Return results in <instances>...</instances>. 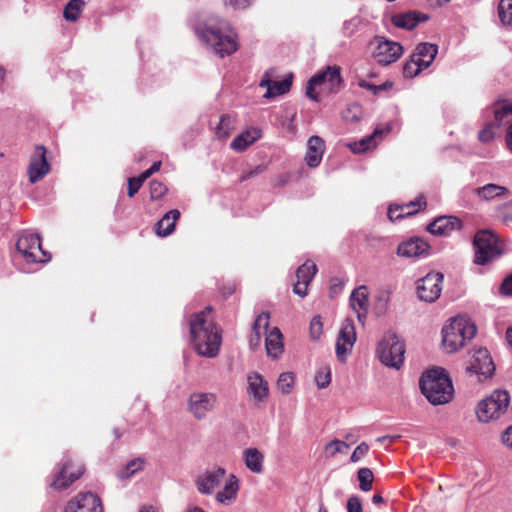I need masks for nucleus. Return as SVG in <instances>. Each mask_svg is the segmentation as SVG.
Wrapping results in <instances>:
<instances>
[{"label":"nucleus","instance_id":"obj_1","mask_svg":"<svg viewBox=\"0 0 512 512\" xmlns=\"http://www.w3.org/2000/svg\"><path fill=\"white\" fill-rule=\"evenodd\" d=\"M194 31L197 38L221 58L233 54L239 47L236 32L217 16L199 19L194 25Z\"/></svg>","mask_w":512,"mask_h":512},{"label":"nucleus","instance_id":"obj_2","mask_svg":"<svg viewBox=\"0 0 512 512\" xmlns=\"http://www.w3.org/2000/svg\"><path fill=\"white\" fill-rule=\"evenodd\" d=\"M210 306L196 313L190 321L191 344L198 355L214 358L221 346V332L213 322Z\"/></svg>","mask_w":512,"mask_h":512},{"label":"nucleus","instance_id":"obj_3","mask_svg":"<svg viewBox=\"0 0 512 512\" xmlns=\"http://www.w3.org/2000/svg\"><path fill=\"white\" fill-rule=\"evenodd\" d=\"M476 332V325L468 316L452 317L442 328V346L446 352L455 353L471 341Z\"/></svg>","mask_w":512,"mask_h":512},{"label":"nucleus","instance_id":"obj_4","mask_svg":"<svg viewBox=\"0 0 512 512\" xmlns=\"http://www.w3.org/2000/svg\"><path fill=\"white\" fill-rule=\"evenodd\" d=\"M420 388L432 405L446 404L454 394L452 382L441 368L427 371L420 379Z\"/></svg>","mask_w":512,"mask_h":512},{"label":"nucleus","instance_id":"obj_5","mask_svg":"<svg viewBox=\"0 0 512 512\" xmlns=\"http://www.w3.org/2000/svg\"><path fill=\"white\" fill-rule=\"evenodd\" d=\"M509 404V393L506 390H495L477 404L475 408L477 420L481 423L495 421L507 411Z\"/></svg>","mask_w":512,"mask_h":512},{"label":"nucleus","instance_id":"obj_6","mask_svg":"<svg viewBox=\"0 0 512 512\" xmlns=\"http://www.w3.org/2000/svg\"><path fill=\"white\" fill-rule=\"evenodd\" d=\"M406 346L404 341L393 333L383 337L377 346V356L387 367L400 369L404 363Z\"/></svg>","mask_w":512,"mask_h":512},{"label":"nucleus","instance_id":"obj_7","mask_svg":"<svg viewBox=\"0 0 512 512\" xmlns=\"http://www.w3.org/2000/svg\"><path fill=\"white\" fill-rule=\"evenodd\" d=\"M438 53L436 44L423 42L419 43L410 59L403 66V75L406 78L416 77L423 69L428 68Z\"/></svg>","mask_w":512,"mask_h":512},{"label":"nucleus","instance_id":"obj_8","mask_svg":"<svg viewBox=\"0 0 512 512\" xmlns=\"http://www.w3.org/2000/svg\"><path fill=\"white\" fill-rule=\"evenodd\" d=\"M474 262L477 265H485L502 254L498 238L488 230L479 231L474 237Z\"/></svg>","mask_w":512,"mask_h":512},{"label":"nucleus","instance_id":"obj_9","mask_svg":"<svg viewBox=\"0 0 512 512\" xmlns=\"http://www.w3.org/2000/svg\"><path fill=\"white\" fill-rule=\"evenodd\" d=\"M217 405L218 396L213 392L195 391L187 400V410L196 420L206 419Z\"/></svg>","mask_w":512,"mask_h":512},{"label":"nucleus","instance_id":"obj_10","mask_svg":"<svg viewBox=\"0 0 512 512\" xmlns=\"http://www.w3.org/2000/svg\"><path fill=\"white\" fill-rule=\"evenodd\" d=\"M342 79L340 75V67L327 66L324 71L315 74L306 87V95L313 101H318L317 95L313 92L316 86H324L330 92L339 90Z\"/></svg>","mask_w":512,"mask_h":512},{"label":"nucleus","instance_id":"obj_11","mask_svg":"<svg viewBox=\"0 0 512 512\" xmlns=\"http://www.w3.org/2000/svg\"><path fill=\"white\" fill-rule=\"evenodd\" d=\"M16 248L27 263H45L50 260V256L42 249L40 237L36 234L21 235Z\"/></svg>","mask_w":512,"mask_h":512},{"label":"nucleus","instance_id":"obj_12","mask_svg":"<svg viewBox=\"0 0 512 512\" xmlns=\"http://www.w3.org/2000/svg\"><path fill=\"white\" fill-rule=\"evenodd\" d=\"M467 371L476 375L479 381L486 380L493 375L495 365L486 348L473 350L467 366Z\"/></svg>","mask_w":512,"mask_h":512},{"label":"nucleus","instance_id":"obj_13","mask_svg":"<svg viewBox=\"0 0 512 512\" xmlns=\"http://www.w3.org/2000/svg\"><path fill=\"white\" fill-rule=\"evenodd\" d=\"M444 276L439 272H430L417 282L418 297L425 302L436 301L442 291Z\"/></svg>","mask_w":512,"mask_h":512},{"label":"nucleus","instance_id":"obj_14","mask_svg":"<svg viewBox=\"0 0 512 512\" xmlns=\"http://www.w3.org/2000/svg\"><path fill=\"white\" fill-rule=\"evenodd\" d=\"M377 45L373 51L375 61L381 65H389L396 62L403 54V47L399 42L377 37Z\"/></svg>","mask_w":512,"mask_h":512},{"label":"nucleus","instance_id":"obj_15","mask_svg":"<svg viewBox=\"0 0 512 512\" xmlns=\"http://www.w3.org/2000/svg\"><path fill=\"white\" fill-rule=\"evenodd\" d=\"M228 476L225 468L214 466L204 471L195 481L197 490L202 495H211Z\"/></svg>","mask_w":512,"mask_h":512},{"label":"nucleus","instance_id":"obj_16","mask_svg":"<svg viewBox=\"0 0 512 512\" xmlns=\"http://www.w3.org/2000/svg\"><path fill=\"white\" fill-rule=\"evenodd\" d=\"M356 330L351 319H346L340 327L336 340V355L339 361L344 362L347 355L352 352L356 342Z\"/></svg>","mask_w":512,"mask_h":512},{"label":"nucleus","instance_id":"obj_17","mask_svg":"<svg viewBox=\"0 0 512 512\" xmlns=\"http://www.w3.org/2000/svg\"><path fill=\"white\" fill-rule=\"evenodd\" d=\"M247 394L256 404L266 403L269 398L268 382L257 372H251L247 375Z\"/></svg>","mask_w":512,"mask_h":512},{"label":"nucleus","instance_id":"obj_18","mask_svg":"<svg viewBox=\"0 0 512 512\" xmlns=\"http://www.w3.org/2000/svg\"><path fill=\"white\" fill-rule=\"evenodd\" d=\"M273 76V70L266 71L259 83L260 87L266 88V93L263 95L265 99H272L276 96L286 94L291 88L292 74L281 81H273Z\"/></svg>","mask_w":512,"mask_h":512},{"label":"nucleus","instance_id":"obj_19","mask_svg":"<svg viewBox=\"0 0 512 512\" xmlns=\"http://www.w3.org/2000/svg\"><path fill=\"white\" fill-rule=\"evenodd\" d=\"M65 512H103L101 500L93 493H80L70 500Z\"/></svg>","mask_w":512,"mask_h":512},{"label":"nucleus","instance_id":"obj_20","mask_svg":"<svg viewBox=\"0 0 512 512\" xmlns=\"http://www.w3.org/2000/svg\"><path fill=\"white\" fill-rule=\"evenodd\" d=\"M50 165L46 159L44 146H37L28 167L29 181L34 184L49 173Z\"/></svg>","mask_w":512,"mask_h":512},{"label":"nucleus","instance_id":"obj_21","mask_svg":"<svg viewBox=\"0 0 512 512\" xmlns=\"http://www.w3.org/2000/svg\"><path fill=\"white\" fill-rule=\"evenodd\" d=\"M239 490V478L230 473L224 480V486L215 493V500L223 506H231L237 501Z\"/></svg>","mask_w":512,"mask_h":512},{"label":"nucleus","instance_id":"obj_22","mask_svg":"<svg viewBox=\"0 0 512 512\" xmlns=\"http://www.w3.org/2000/svg\"><path fill=\"white\" fill-rule=\"evenodd\" d=\"M428 19L429 16L427 14L416 10L398 12L390 16V22L393 24V26L404 30H412L419 23L425 22Z\"/></svg>","mask_w":512,"mask_h":512},{"label":"nucleus","instance_id":"obj_23","mask_svg":"<svg viewBox=\"0 0 512 512\" xmlns=\"http://www.w3.org/2000/svg\"><path fill=\"white\" fill-rule=\"evenodd\" d=\"M430 246L421 238H411L398 245L397 254L404 258H420L429 255Z\"/></svg>","mask_w":512,"mask_h":512},{"label":"nucleus","instance_id":"obj_24","mask_svg":"<svg viewBox=\"0 0 512 512\" xmlns=\"http://www.w3.org/2000/svg\"><path fill=\"white\" fill-rule=\"evenodd\" d=\"M317 272V266L311 261L303 263L296 271L297 282L294 284L293 292L304 298L307 295V288L314 275Z\"/></svg>","mask_w":512,"mask_h":512},{"label":"nucleus","instance_id":"obj_25","mask_svg":"<svg viewBox=\"0 0 512 512\" xmlns=\"http://www.w3.org/2000/svg\"><path fill=\"white\" fill-rule=\"evenodd\" d=\"M350 306L355 311L359 322H363L369 310V292L365 285L354 289L350 295Z\"/></svg>","mask_w":512,"mask_h":512},{"label":"nucleus","instance_id":"obj_26","mask_svg":"<svg viewBox=\"0 0 512 512\" xmlns=\"http://www.w3.org/2000/svg\"><path fill=\"white\" fill-rule=\"evenodd\" d=\"M391 131V126L386 125L385 127L376 128L372 134L362 138L360 141L353 144H349V147L354 153H363L367 150L373 149L377 146L386 135Z\"/></svg>","mask_w":512,"mask_h":512},{"label":"nucleus","instance_id":"obj_27","mask_svg":"<svg viewBox=\"0 0 512 512\" xmlns=\"http://www.w3.org/2000/svg\"><path fill=\"white\" fill-rule=\"evenodd\" d=\"M71 468L72 463L67 461L55 476L53 482L51 483V487L57 490H63L69 487L74 481L79 479L83 474L82 467L79 466L76 469L69 471Z\"/></svg>","mask_w":512,"mask_h":512},{"label":"nucleus","instance_id":"obj_28","mask_svg":"<svg viewBox=\"0 0 512 512\" xmlns=\"http://www.w3.org/2000/svg\"><path fill=\"white\" fill-rule=\"evenodd\" d=\"M461 228V221L455 216L438 217L428 226V231L437 236H447Z\"/></svg>","mask_w":512,"mask_h":512},{"label":"nucleus","instance_id":"obj_29","mask_svg":"<svg viewBox=\"0 0 512 512\" xmlns=\"http://www.w3.org/2000/svg\"><path fill=\"white\" fill-rule=\"evenodd\" d=\"M325 151V143L319 136H311L307 141L305 161L311 168L318 167Z\"/></svg>","mask_w":512,"mask_h":512},{"label":"nucleus","instance_id":"obj_30","mask_svg":"<svg viewBox=\"0 0 512 512\" xmlns=\"http://www.w3.org/2000/svg\"><path fill=\"white\" fill-rule=\"evenodd\" d=\"M425 205L426 202L422 196L417 198L415 201H410L404 205H391L388 209V217L392 222H394L406 216L414 215Z\"/></svg>","mask_w":512,"mask_h":512},{"label":"nucleus","instance_id":"obj_31","mask_svg":"<svg viewBox=\"0 0 512 512\" xmlns=\"http://www.w3.org/2000/svg\"><path fill=\"white\" fill-rule=\"evenodd\" d=\"M245 467L254 474H261L264 470V453L258 448H246L243 453Z\"/></svg>","mask_w":512,"mask_h":512},{"label":"nucleus","instance_id":"obj_32","mask_svg":"<svg viewBox=\"0 0 512 512\" xmlns=\"http://www.w3.org/2000/svg\"><path fill=\"white\" fill-rule=\"evenodd\" d=\"M473 192L479 200L485 202L502 199L509 194V190L505 186L494 183H488L481 187H477Z\"/></svg>","mask_w":512,"mask_h":512},{"label":"nucleus","instance_id":"obj_33","mask_svg":"<svg viewBox=\"0 0 512 512\" xmlns=\"http://www.w3.org/2000/svg\"><path fill=\"white\" fill-rule=\"evenodd\" d=\"M265 347L267 355L273 359L279 358L284 351L283 336L281 331L274 327L266 336Z\"/></svg>","mask_w":512,"mask_h":512},{"label":"nucleus","instance_id":"obj_34","mask_svg":"<svg viewBox=\"0 0 512 512\" xmlns=\"http://www.w3.org/2000/svg\"><path fill=\"white\" fill-rule=\"evenodd\" d=\"M261 137V132L257 128H249L236 136L234 140L231 142L230 147L234 151L242 152L248 146L253 144L256 140Z\"/></svg>","mask_w":512,"mask_h":512},{"label":"nucleus","instance_id":"obj_35","mask_svg":"<svg viewBox=\"0 0 512 512\" xmlns=\"http://www.w3.org/2000/svg\"><path fill=\"white\" fill-rule=\"evenodd\" d=\"M180 217V212L177 209L168 211L162 219L155 225L156 234L160 237H166L175 230V223Z\"/></svg>","mask_w":512,"mask_h":512},{"label":"nucleus","instance_id":"obj_36","mask_svg":"<svg viewBox=\"0 0 512 512\" xmlns=\"http://www.w3.org/2000/svg\"><path fill=\"white\" fill-rule=\"evenodd\" d=\"M494 122L497 126L512 124V102L498 100L493 104Z\"/></svg>","mask_w":512,"mask_h":512},{"label":"nucleus","instance_id":"obj_37","mask_svg":"<svg viewBox=\"0 0 512 512\" xmlns=\"http://www.w3.org/2000/svg\"><path fill=\"white\" fill-rule=\"evenodd\" d=\"M270 315L267 312L260 313L253 325V334L250 336L249 344L252 349L260 346L261 334L266 333L269 327Z\"/></svg>","mask_w":512,"mask_h":512},{"label":"nucleus","instance_id":"obj_38","mask_svg":"<svg viewBox=\"0 0 512 512\" xmlns=\"http://www.w3.org/2000/svg\"><path fill=\"white\" fill-rule=\"evenodd\" d=\"M296 383V375L291 371L282 372L276 382V388L282 395L293 392Z\"/></svg>","mask_w":512,"mask_h":512},{"label":"nucleus","instance_id":"obj_39","mask_svg":"<svg viewBox=\"0 0 512 512\" xmlns=\"http://www.w3.org/2000/svg\"><path fill=\"white\" fill-rule=\"evenodd\" d=\"M84 5L85 3L83 0H70L66 4L63 11V16L65 20L69 22H75L79 18L84 8Z\"/></svg>","mask_w":512,"mask_h":512},{"label":"nucleus","instance_id":"obj_40","mask_svg":"<svg viewBox=\"0 0 512 512\" xmlns=\"http://www.w3.org/2000/svg\"><path fill=\"white\" fill-rule=\"evenodd\" d=\"M349 449V444L342 440L334 439L324 446V455L326 458H334L337 454H345Z\"/></svg>","mask_w":512,"mask_h":512},{"label":"nucleus","instance_id":"obj_41","mask_svg":"<svg viewBox=\"0 0 512 512\" xmlns=\"http://www.w3.org/2000/svg\"><path fill=\"white\" fill-rule=\"evenodd\" d=\"M497 13L502 25L512 26V0H500Z\"/></svg>","mask_w":512,"mask_h":512},{"label":"nucleus","instance_id":"obj_42","mask_svg":"<svg viewBox=\"0 0 512 512\" xmlns=\"http://www.w3.org/2000/svg\"><path fill=\"white\" fill-rule=\"evenodd\" d=\"M144 467V459L136 458L129 461L125 467L117 473L120 479H128Z\"/></svg>","mask_w":512,"mask_h":512},{"label":"nucleus","instance_id":"obj_43","mask_svg":"<svg viewBox=\"0 0 512 512\" xmlns=\"http://www.w3.org/2000/svg\"><path fill=\"white\" fill-rule=\"evenodd\" d=\"M234 129V120L229 115H223L220 118L216 129V135L219 139H226Z\"/></svg>","mask_w":512,"mask_h":512},{"label":"nucleus","instance_id":"obj_44","mask_svg":"<svg viewBox=\"0 0 512 512\" xmlns=\"http://www.w3.org/2000/svg\"><path fill=\"white\" fill-rule=\"evenodd\" d=\"M357 479L359 481V488L363 492H368L372 489L374 475L369 468H360L357 472Z\"/></svg>","mask_w":512,"mask_h":512},{"label":"nucleus","instance_id":"obj_45","mask_svg":"<svg viewBox=\"0 0 512 512\" xmlns=\"http://www.w3.org/2000/svg\"><path fill=\"white\" fill-rule=\"evenodd\" d=\"M315 383L319 389L328 387L331 383V368L327 365L318 368L315 374Z\"/></svg>","mask_w":512,"mask_h":512},{"label":"nucleus","instance_id":"obj_46","mask_svg":"<svg viewBox=\"0 0 512 512\" xmlns=\"http://www.w3.org/2000/svg\"><path fill=\"white\" fill-rule=\"evenodd\" d=\"M310 337L313 340H318L323 332V325L320 316H314L310 322L309 327Z\"/></svg>","mask_w":512,"mask_h":512},{"label":"nucleus","instance_id":"obj_47","mask_svg":"<svg viewBox=\"0 0 512 512\" xmlns=\"http://www.w3.org/2000/svg\"><path fill=\"white\" fill-rule=\"evenodd\" d=\"M498 216L505 222H512V200L497 207Z\"/></svg>","mask_w":512,"mask_h":512},{"label":"nucleus","instance_id":"obj_48","mask_svg":"<svg viewBox=\"0 0 512 512\" xmlns=\"http://www.w3.org/2000/svg\"><path fill=\"white\" fill-rule=\"evenodd\" d=\"M167 191V188L164 184L158 181L150 182V197L152 200L160 199Z\"/></svg>","mask_w":512,"mask_h":512},{"label":"nucleus","instance_id":"obj_49","mask_svg":"<svg viewBox=\"0 0 512 512\" xmlns=\"http://www.w3.org/2000/svg\"><path fill=\"white\" fill-rule=\"evenodd\" d=\"M146 179H142V174L139 177H132L128 179V196L133 197L138 190L141 188L143 182Z\"/></svg>","mask_w":512,"mask_h":512},{"label":"nucleus","instance_id":"obj_50","mask_svg":"<svg viewBox=\"0 0 512 512\" xmlns=\"http://www.w3.org/2000/svg\"><path fill=\"white\" fill-rule=\"evenodd\" d=\"M369 451V446L367 443H360L351 454L350 460L353 463L360 461Z\"/></svg>","mask_w":512,"mask_h":512},{"label":"nucleus","instance_id":"obj_51","mask_svg":"<svg viewBox=\"0 0 512 512\" xmlns=\"http://www.w3.org/2000/svg\"><path fill=\"white\" fill-rule=\"evenodd\" d=\"M226 7L243 10L250 6L253 0H223Z\"/></svg>","mask_w":512,"mask_h":512},{"label":"nucleus","instance_id":"obj_52","mask_svg":"<svg viewBox=\"0 0 512 512\" xmlns=\"http://www.w3.org/2000/svg\"><path fill=\"white\" fill-rule=\"evenodd\" d=\"M495 137L494 127L492 124H487L478 135L481 142H489Z\"/></svg>","mask_w":512,"mask_h":512},{"label":"nucleus","instance_id":"obj_53","mask_svg":"<svg viewBox=\"0 0 512 512\" xmlns=\"http://www.w3.org/2000/svg\"><path fill=\"white\" fill-rule=\"evenodd\" d=\"M347 512H363L362 502L358 496H351L348 499Z\"/></svg>","mask_w":512,"mask_h":512},{"label":"nucleus","instance_id":"obj_54","mask_svg":"<svg viewBox=\"0 0 512 512\" xmlns=\"http://www.w3.org/2000/svg\"><path fill=\"white\" fill-rule=\"evenodd\" d=\"M359 86L364 88V89H367V90H370L373 92V94H377L379 91H382L384 90L386 87L385 85H374V84H371L365 80H361L359 82Z\"/></svg>","mask_w":512,"mask_h":512},{"label":"nucleus","instance_id":"obj_55","mask_svg":"<svg viewBox=\"0 0 512 512\" xmlns=\"http://www.w3.org/2000/svg\"><path fill=\"white\" fill-rule=\"evenodd\" d=\"M500 290L502 294L512 296V275L502 283Z\"/></svg>","mask_w":512,"mask_h":512},{"label":"nucleus","instance_id":"obj_56","mask_svg":"<svg viewBox=\"0 0 512 512\" xmlns=\"http://www.w3.org/2000/svg\"><path fill=\"white\" fill-rule=\"evenodd\" d=\"M502 442L507 447L512 448V425L509 426L502 434Z\"/></svg>","mask_w":512,"mask_h":512},{"label":"nucleus","instance_id":"obj_57","mask_svg":"<svg viewBox=\"0 0 512 512\" xmlns=\"http://www.w3.org/2000/svg\"><path fill=\"white\" fill-rule=\"evenodd\" d=\"M160 167H161L160 161L154 162L149 169H147L146 171H144L142 173V179H148L153 173L159 171Z\"/></svg>","mask_w":512,"mask_h":512},{"label":"nucleus","instance_id":"obj_58","mask_svg":"<svg viewBox=\"0 0 512 512\" xmlns=\"http://www.w3.org/2000/svg\"><path fill=\"white\" fill-rule=\"evenodd\" d=\"M506 144L510 152L512 153V123L509 125L506 134Z\"/></svg>","mask_w":512,"mask_h":512},{"label":"nucleus","instance_id":"obj_59","mask_svg":"<svg viewBox=\"0 0 512 512\" xmlns=\"http://www.w3.org/2000/svg\"><path fill=\"white\" fill-rule=\"evenodd\" d=\"M430 6H433V7H441L445 4H447L448 2H450L451 0H426Z\"/></svg>","mask_w":512,"mask_h":512},{"label":"nucleus","instance_id":"obj_60","mask_svg":"<svg viewBox=\"0 0 512 512\" xmlns=\"http://www.w3.org/2000/svg\"><path fill=\"white\" fill-rule=\"evenodd\" d=\"M184 512H206L204 509L198 506L190 505L188 506Z\"/></svg>","mask_w":512,"mask_h":512},{"label":"nucleus","instance_id":"obj_61","mask_svg":"<svg viewBox=\"0 0 512 512\" xmlns=\"http://www.w3.org/2000/svg\"><path fill=\"white\" fill-rule=\"evenodd\" d=\"M372 502L375 504V505H379V504H382L384 502V499L381 495L379 494H375L373 497H372Z\"/></svg>","mask_w":512,"mask_h":512},{"label":"nucleus","instance_id":"obj_62","mask_svg":"<svg viewBox=\"0 0 512 512\" xmlns=\"http://www.w3.org/2000/svg\"><path fill=\"white\" fill-rule=\"evenodd\" d=\"M139 512H156L152 506H143L140 508Z\"/></svg>","mask_w":512,"mask_h":512},{"label":"nucleus","instance_id":"obj_63","mask_svg":"<svg viewBox=\"0 0 512 512\" xmlns=\"http://www.w3.org/2000/svg\"><path fill=\"white\" fill-rule=\"evenodd\" d=\"M506 337H507L508 343L512 346V328L507 330Z\"/></svg>","mask_w":512,"mask_h":512},{"label":"nucleus","instance_id":"obj_64","mask_svg":"<svg viewBox=\"0 0 512 512\" xmlns=\"http://www.w3.org/2000/svg\"><path fill=\"white\" fill-rule=\"evenodd\" d=\"M396 438H397V436H393V437H390V436H382V437H379V438L377 439V441L382 442V441H384V440H386V439H390V440H392V441H393V440H394V439H396Z\"/></svg>","mask_w":512,"mask_h":512}]
</instances>
